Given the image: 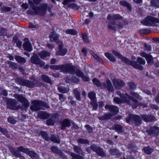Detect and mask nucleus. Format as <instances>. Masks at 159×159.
Masks as SVG:
<instances>
[{"label":"nucleus","mask_w":159,"mask_h":159,"mask_svg":"<svg viewBox=\"0 0 159 159\" xmlns=\"http://www.w3.org/2000/svg\"><path fill=\"white\" fill-rule=\"evenodd\" d=\"M50 69L52 70H61L62 72H69L73 75L76 74L78 77H82L83 73L80 69H76L72 63H66L61 65H52L50 66Z\"/></svg>","instance_id":"f257e3e1"},{"label":"nucleus","mask_w":159,"mask_h":159,"mask_svg":"<svg viewBox=\"0 0 159 159\" xmlns=\"http://www.w3.org/2000/svg\"><path fill=\"white\" fill-rule=\"evenodd\" d=\"M15 80L16 84L28 88H34L35 86L39 87L42 84L38 80H36L34 82L20 77L15 78Z\"/></svg>","instance_id":"f03ea898"},{"label":"nucleus","mask_w":159,"mask_h":159,"mask_svg":"<svg viewBox=\"0 0 159 159\" xmlns=\"http://www.w3.org/2000/svg\"><path fill=\"white\" fill-rule=\"evenodd\" d=\"M28 3L30 7L32 8L36 14H39L41 16H44L45 15L48 7L47 4L43 3L39 7H35L32 1L29 0Z\"/></svg>","instance_id":"7ed1b4c3"},{"label":"nucleus","mask_w":159,"mask_h":159,"mask_svg":"<svg viewBox=\"0 0 159 159\" xmlns=\"http://www.w3.org/2000/svg\"><path fill=\"white\" fill-rule=\"evenodd\" d=\"M28 3L30 7L32 8L36 14H39L41 16H44L45 15L48 7L47 4L43 3L39 7H35L32 1L29 0Z\"/></svg>","instance_id":"20e7f679"},{"label":"nucleus","mask_w":159,"mask_h":159,"mask_svg":"<svg viewBox=\"0 0 159 159\" xmlns=\"http://www.w3.org/2000/svg\"><path fill=\"white\" fill-rule=\"evenodd\" d=\"M105 108L108 109L110 113L106 114L101 117H98L99 120H105L110 119L112 116L116 115L119 111L118 108L114 105H106Z\"/></svg>","instance_id":"39448f33"},{"label":"nucleus","mask_w":159,"mask_h":159,"mask_svg":"<svg viewBox=\"0 0 159 159\" xmlns=\"http://www.w3.org/2000/svg\"><path fill=\"white\" fill-rule=\"evenodd\" d=\"M32 103L33 105L30 107V109L33 111H38L40 109L44 110V107L49 108V106L47 103L39 100H34Z\"/></svg>","instance_id":"423d86ee"},{"label":"nucleus","mask_w":159,"mask_h":159,"mask_svg":"<svg viewBox=\"0 0 159 159\" xmlns=\"http://www.w3.org/2000/svg\"><path fill=\"white\" fill-rule=\"evenodd\" d=\"M140 23L144 26H152L155 23H159V19L150 15L147 16Z\"/></svg>","instance_id":"0eeeda50"},{"label":"nucleus","mask_w":159,"mask_h":159,"mask_svg":"<svg viewBox=\"0 0 159 159\" xmlns=\"http://www.w3.org/2000/svg\"><path fill=\"white\" fill-rule=\"evenodd\" d=\"M112 52L115 56L118 57L120 59L122 62H124L127 65L133 66L134 65H133V63H135V61H132L127 57L123 56L120 53L115 50H113Z\"/></svg>","instance_id":"6e6552de"},{"label":"nucleus","mask_w":159,"mask_h":159,"mask_svg":"<svg viewBox=\"0 0 159 159\" xmlns=\"http://www.w3.org/2000/svg\"><path fill=\"white\" fill-rule=\"evenodd\" d=\"M127 122H133L135 125H138L141 123V120L139 116L132 114H129L126 118Z\"/></svg>","instance_id":"1a4fd4ad"},{"label":"nucleus","mask_w":159,"mask_h":159,"mask_svg":"<svg viewBox=\"0 0 159 159\" xmlns=\"http://www.w3.org/2000/svg\"><path fill=\"white\" fill-rule=\"evenodd\" d=\"M135 61V63H133V65H130L133 67L137 69L140 70H142L143 69V66L141 65H144L146 63L145 61L143 58L138 57L137 58V61Z\"/></svg>","instance_id":"9d476101"},{"label":"nucleus","mask_w":159,"mask_h":159,"mask_svg":"<svg viewBox=\"0 0 159 159\" xmlns=\"http://www.w3.org/2000/svg\"><path fill=\"white\" fill-rule=\"evenodd\" d=\"M112 83L115 87L117 89H120L125 85V82L119 79L114 78Z\"/></svg>","instance_id":"9b49d317"},{"label":"nucleus","mask_w":159,"mask_h":159,"mask_svg":"<svg viewBox=\"0 0 159 159\" xmlns=\"http://www.w3.org/2000/svg\"><path fill=\"white\" fill-rule=\"evenodd\" d=\"M90 147L91 149L96 152L99 156L102 157H104L106 156L103 149L101 148L94 144L91 145Z\"/></svg>","instance_id":"f8f14e48"},{"label":"nucleus","mask_w":159,"mask_h":159,"mask_svg":"<svg viewBox=\"0 0 159 159\" xmlns=\"http://www.w3.org/2000/svg\"><path fill=\"white\" fill-rule=\"evenodd\" d=\"M24 41L25 42L23 44V48L25 51L28 52H31L33 50V48L29 39L25 38Z\"/></svg>","instance_id":"ddd939ff"},{"label":"nucleus","mask_w":159,"mask_h":159,"mask_svg":"<svg viewBox=\"0 0 159 159\" xmlns=\"http://www.w3.org/2000/svg\"><path fill=\"white\" fill-rule=\"evenodd\" d=\"M140 55L145 58L148 65H152L153 63V57L150 54H147L144 52H142L140 53Z\"/></svg>","instance_id":"4468645a"},{"label":"nucleus","mask_w":159,"mask_h":159,"mask_svg":"<svg viewBox=\"0 0 159 159\" xmlns=\"http://www.w3.org/2000/svg\"><path fill=\"white\" fill-rule=\"evenodd\" d=\"M7 107L10 109L17 110L19 107L17 105V103L13 101V100H8L7 102Z\"/></svg>","instance_id":"2eb2a0df"},{"label":"nucleus","mask_w":159,"mask_h":159,"mask_svg":"<svg viewBox=\"0 0 159 159\" xmlns=\"http://www.w3.org/2000/svg\"><path fill=\"white\" fill-rule=\"evenodd\" d=\"M146 132L149 134H159V127L157 126L151 127L149 130L146 131Z\"/></svg>","instance_id":"dca6fc26"},{"label":"nucleus","mask_w":159,"mask_h":159,"mask_svg":"<svg viewBox=\"0 0 159 159\" xmlns=\"http://www.w3.org/2000/svg\"><path fill=\"white\" fill-rule=\"evenodd\" d=\"M107 27L109 30L116 32L117 30V24L114 20H112L109 22Z\"/></svg>","instance_id":"f3484780"},{"label":"nucleus","mask_w":159,"mask_h":159,"mask_svg":"<svg viewBox=\"0 0 159 159\" xmlns=\"http://www.w3.org/2000/svg\"><path fill=\"white\" fill-rule=\"evenodd\" d=\"M103 85L104 88L107 89L109 92H111L113 91V87L110 80H107L106 83L103 84Z\"/></svg>","instance_id":"a211bd4d"},{"label":"nucleus","mask_w":159,"mask_h":159,"mask_svg":"<svg viewBox=\"0 0 159 159\" xmlns=\"http://www.w3.org/2000/svg\"><path fill=\"white\" fill-rule=\"evenodd\" d=\"M49 38L51 40L54 41L56 44H58L60 43L59 36L58 34H56L54 32H52L49 35Z\"/></svg>","instance_id":"6ab92c4d"},{"label":"nucleus","mask_w":159,"mask_h":159,"mask_svg":"<svg viewBox=\"0 0 159 159\" xmlns=\"http://www.w3.org/2000/svg\"><path fill=\"white\" fill-rule=\"evenodd\" d=\"M107 18L108 20H121L123 18V17L119 14H115L113 15H108Z\"/></svg>","instance_id":"aec40b11"},{"label":"nucleus","mask_w":159,"mask_h":159,"mask_svg":"<svg viewBox=\"0 0 159 159\" xmlns=\"http://www.w3.org/2000/svg\"><path fill=\"white\" fill-rule=\"evenodd\" d=\"M40 59L39 58L38 55L36 53H34L33 56L30 58L31 62L35 65H38V63L40 61Z\"/></svg>","instance_id":"412c9836"},{"label":"nucleus","mask_w":159,"mask_h":159,"mask_svg":"<svg viewBox=\"0 0 159 159\" xmlns=\"http://www.w3.org/2000/svg\"><path fill=\"white\" fill-rule=\"evenodd\" d=\"M142 118L146 122H152L155 120V117L151 115L143 114L142 116Z\"/></svg>","instance_id":"4be33fe9"},{"label":"nucleus","mask_w":159,"mask_h":159,"mask_svg":"<svg viewBox=\"0 0 159 159\" xmlns=\"http://www.w3.org/2000/svg\"><path fill=\"white\" fill-rule=\"evenodd\" d=\"M38 55L40 58L43 59L45 57H50L51 53L47 51L43 50L38 53Z\"/></svg>","instance_id":"5701e85b"},{"label":"nucleus","mask_w":159,"mask_h":159,"mask_svg":"<svg viewBox=\"0 0 159 159\" xmlns=\"http://www.w3.org/2000/svg\"><path fill=\"white\" fill-rule=\"evenodd\" d=\"M71 123L70 120L67 119H65L61 122V129H64L66 127H70Z\"/></svg>","instance_id":"b1692460"},{"label":"nucleus","mask_w":159,"mask_h":159,"mask_svg":"<svg viewBox=\"0 0 159 159\" xmlns=\"http://www.w3.org/2000/svg\"><path fill=\"white\" fill-rule=\"evenodd\" d=\"M137 32L140 34H148L151 32V30L149 29H142L137 30Z\"/></svg>","instance_id":"393cba45"},{"label":"nucleus","mask_w":159,"mask_h":159,"mask_svg":"<svg viewBox=\"0 0 159 159\" xmlns=\"http://www.w3.org/2000/svg\"><path fill=\"white\" fill-rule=\"evenodd\" d=\"M15 58L16 61L20 64H24L26 61L25 58L20 56H16Z\"/></svg>","instance_id":"a878e982"},{"label":"nucleus","mask_w":159,"mask_h":159,"mask_svg":"<svg viewBox=\"0 0 159 159\" xmlns=\"http://www.w3.org/2000/svg\"><path fill=\"white\" fill-rule=\"evenodd\" d=\"M56 121V117L55 116H52L46 121V123L48 125H53Z\"/></svg>","instance_id":"bb28decb"},{"label":"nucleus","mask_w":159,"mask_h":159,"mask_svg":"<svg viewBox=\"0 0 159 159\" xmlns=\"http://www.w3.org/2000/svg\"><path fill=\"white\" fill-rule=\"evenodd\" d=\"M105 57L111 62H114L116 61V58L111 53L106 52L104 53Z\"/></svg>","instance_id":"cd10ccee"},{"label":"nucleus","mask_w":159,"mask_h":159,"mask_svg":"<svg viewBox=\"0 0 159 159\" xmlns=\"http://www.w3.org/2000/svg\"><path fill=\"white\" fill-rule=\"evenodd\" d=\"M41 79L44 82L49 83L50 84H52V81L49 76L45 75H42L41 76Z\"/></svg>","instance_id":"c85d7f7f"},{"label":"nucleus","mask_w":159,"mask_h":159,"mask_svg":"<svg viewBox=\"0 0 159 159\" xmlns=\"http://www.w3.org/2000/svg\"><path fill=\"white\" fill-rule=\"evenodd\" d=\"M113 129L118 133H120L123 132V127L119 125L116 124L114 125Z\"/></svg>","instance_id":"c756f323"},{"label":"nucleus","mask_w":159,"mask_h":159,"mask_svg":"<svg viewBox=\"0 0 159 159\" xmlns=\"http://www.w3.org/2000/svg\"><path fill=\"white\" fill-rule=\"evenodd\" d=\"M39 116L42 119H46L49 116V115L44 111H40L38 114Z\"/></svg>","instance_id":"7c9ffc66"},{"label":"nucleus","mask_w":159,"mask_h":159,"mask_svg":"<svg viewBox=\"0 0 159 159\" xmlns=\"http://www.w3.org/2000/svg\"><path fill=\"white\" fill-rule=\"evenodd\" d=\"M67 49L66 48H64L60 51L56 52V55L57 56H64L67 53Z\"/></svg>","instance_id":"2f4dec72"},{"label":"nucleus","mask_w":159,"mask_h":159,"mask_svg":"<svg viewBox=\"0 0 159 159\" xmlns=\"http://www.w3.org/2000/svg\"><path fill=\"white\" fill-rule=\"evenodd\" d=\"M119 3L120 5L126 7L129 10L131 9L130 4L125 1H120L119 2Z\"/></svg>","instance_id":"473e14b6"},{"label":"nucleus","mask_w":159,"mask_h":159,"mask_svg":"<svg viewBox=\"0 0 159 159\" xmlns=\"http://www.w3.org/2000/svg\"><path fill=\"white\" fill-rule=\"evenodd\" d=\"M40 135L43 138L47 141H48L50 140V138L48 136L47 133L44 131H41L40 133Z\"/></svg>","instance_id":"72a5a7b5"},{"label":"nucleus","mask_w":159,"mask_h":159,"mask_svg":"<svg viewBox=\"0 0 159 159\" xmlns=\"http://www.w3.org/2000/svg\"><path fill=\"white\" fill-rule=\"evenodd\" d=\"M150 4L152 7L159 8V0H150Z\"/></svg>","instance_id":"f704fd0d"},{"label":"nucleus","mask_w":159,"mask_h":159,"mask_svg":"<svg viewBox=\"0 0 159 159\" xmlns=\"http://www.w3.org/2000/svg\"><path fill=\"white\" fill-rule=\"evenodd\" d=\"M8 64L9 67L12 69H17L18 68V64L15 62L9 61H8Z\"/></svg>","instance_id":"c9c22d12"},{"label":"nucleus","mask_w":159,"mask_h":159,"mask_svg":"<svg viewBox=\"0 0 159 159\" xmlns=\"http://www.w3.org/2000/svg\"><path fill=\"white\" fill-rule=\"evenodd\" d=\"M133 103H132L133 104L132 105V107L133 108H136L138 105H141L143 106L144 107H146V105L145 104H142V103H139V104L138 103V101L137 100H132Z\"/></svg>","instance_id":"e433bc0d"},{"label":"nucleus","mask_w":159,"mask_h":159,"mask_svg":"<svg viewBox=\"0 0 159 159\" xmlns=\"http://www.w3.org/2000/svg\"><path fill=\"white\" fill-rule=\"evenodd\" d=\"M143 150L144 152L148 154H151L153 151V149L149 146L144 147Z\"/></svg>","instance_id":"4c0bfd02"},{"label":"nucleus","mask_w":159,"mask_h":159,"mask_svg":"<svg viewBox=\"0 0 159 159\" xmlns=\"http://www.w3.org/2000/svg\"><path fill=\"white\" fill-rule=\"evenodd\" d=\"M66 34L72 35H75L78 34V32L73 29H68L65 31Z\"/></svg>","instance_id":"58836bf2"},{"label":"nucleus","mask_w":159,"mask_h":159,"mask_svg":"<svg viewBox=\"0 0 159 159\" xmlns=\"http://www.w3.org/2000/svg\"><path fill=\"white\" fill-rule=\"evenodd\" d=\"M28 155H29L31 158L33 159H38V155L33 151L29 150Z\"/></svg>","instance_id":"ea45409f"},{"label":"nucleus","mask_w":159,"mask_h":159,"mask_svg":"<svg viewBox=\"0 0 159 159\" xmlns=\"http://www.w3.org/2000/svg\"><path fill=\"white\" fill-rule=\"evenodd\" d=\"M74 150L75 152L81 155H83V151L81 148L78 146L75 145L74 148Z\"/></svg>","instance_id":"a19ab883"},{"label":"nucleus","mask_w":159,"mask_h":159,"mask_svg":"<svg viewBox=\"0 0 159 159\" xmlns=\"http://www.w3.org/2000/svg\"><path fill=\"white\" fill-rule=\"evenodd\" d=\"M92 82L93 84L97 86L98 87H101L102 86V84L100 81L95 78L93 79Z\"/></svg>","instance_id":"79ce46f5"},{"label":"nucleus","mask_w":159,"mask_h":159,"mask_svg":"<svg viewBox=\"0 0 159 159\" xmlns=\"http://www.w3.org/2000/svg\"><path fill=\"white\" fill-rule=\"evenodd\" d=\"M20 102L22 104V106L20 107H27L29 106V103L28 100H19Z\"/></svg>","instance_id":"37998d69"},{"label":"nucleus","mask_w":159,"mask_h":159,"mask_svg":"<svg viewBox=\"0 0 159 159\" xmlns=\"http://www.w3.org/2000/svg\"><path fill=\"white\" fill-rule=\"evenodd\" d=\"M17 149L18 151L23 152L27 154H28L29 150L28 148H24L22 146L17 148Z\"/></svg>","instance_id":"c03bdc74"},{"label":"nucleus","mask_w":159,"mask_h":159,"mask_svg":"<svg viewBox=\"0 0 159 159\" xmlns=\"http://www.w3.org/2000/svg\"><path fill=\"white\" fill-rule=\"evenodd\" d=\"M92 55L97 61L101 63H103V61L102 59L100 58L97 54L93 52Z\"/></svg>","instance_id":"a18cd8bd"},{"label":"nucleus","mask_w":159,"mask_h":159,"mask_svg":"<svg viewBox=\"0 0 159 159\" xmlns=\"http://www.w3.org/2000/svg\"><path fill=\"white\" fill-rule=\"evenodd\" d=\"M77 142L79 144H87L89 143V142L88 140L82 138L78 139L77 140Z\"/></svg>","instance_id":"49530a36"},{"label":"nucleus","mask_w":159,"mask_h":159,"mask_svg":"<svg viewBox=\"0 0 159 159\" xmlns=\"http://www.w3.org/2000/svg\"><path fill=\"white\" fill-rule=\"evenodd\" d=\"M52 142L59 143H60V140L58 137H56L54 135H52L51 136L50 139Z\"/></svg>","instance_id":"de8ad7c7"},{"label":"nucleus","mask_w":159,"mask_h":159,"mask_svg":"<svg viewBox=\"0 0 159 159\" xmlns=\"http://www.w3.org/2000/svg\"><path fill=\"white\" fill-rule=\"evenodd\" d=\"M117 94L120 96V99L118 97L114 98L113 99H127L126 97L120 91L117 92Z\"/></svg>","instance_id":"09e8293b"},{"label":"nucleus","mask_w":159,"mask_h":159,"mask_svg":"<svg viewBox=\"0 0 159 159\" xmlns=\"http://www.w3.org/2000/svg\"><path fill=\"white\" fill-rule=\"evenodd\" d=\"M73 93L76 99H80V93L77 89H74Z\"/></svg>","instance_id":"8fccbe9b"},{"label":"nucleus","mask_w":159,"mask_h":159,"mask_svg":"<svg viewBox=\"0 0 159 159\" xmlns=\"http://www.w3.org/2000/svg\"><path fill=\"white\" fill-rule=\"evenodd\" d=\"M89 98L90 99H96V94L95 93L93 92H89L88 94Z\"/></svg>","instance_id":"3c124183"},{"label":"nucleus","mask_w":159,"mask_h":159,"mask_svg":"<svg viewBox=\"0 0 159 159\" xmlns=\"http://www.w3.org/2000/svg\"><path fill=\"white\" fill-rule=\"evenodd\" d=\"M70 155L73 159H83L82 157L74 153H71Z\"/></svg>","instance_id":"603ef678"},{"label":"nucleus","mask_w":159,"mask_h":159,"mask_svg":"<svg viewBox=\"0 0 159 159\" xmlns=\"http://www.w3.org/2000/svg\"><path fill=\"white\" fill-rule=\"evenodd\" d=\"M81 35L82 38L84 42L85 43H88L89 42V40L86 34L85 33V34H83L82 33Z\"/></svg>","instance_id":"864d4df0"},{"label":"nucleus","mask_w":159,"mask_h":159,"mask_svg":"<svg viewBox=\"0 0 159 159\" xmlns=\"http://www.w3.org/2000/svg\"><path fill=\"white\" fill-rule=\"evenodd\" d=\"M110 153L112 155H119L118 150L116 149H110L109 150Z\"/></svg>","instance_id":"5fc2aeb1"},{"label":"nucleus","mask_w":159,"mask_h":159,"mask_svg":"<svg viewBox=\"0 0 159 159\" xmlns=\"http://www.w3.org/2000/svg\"><path fill=\"white\" fill-rule=\"evenodd\" d=\"M7 120L10 123L13 124H15L17 122L16 120L12 116L9 117L7 119Z\"/></svg>","instance_id":"6e6d98bb"},{"label":"nucleus","mask_w":159,"mask_h":159,"mask_svg":"<svg viewBox=\"0 0 159 159\" xmlns=\"http://www.w3.org/2000/svg\"><path fill=\"white\" fill-rule=\"evenodd\" d=\"M57 89L59 92L62 93H65L67 92L66 88L64 87H59Z\"/></svg>","instance_id":"4d7b16f0"},{"label":"nucleus","mask_w":159,"mask_h":159,"mask_svg":"<svg viewBox=\"0 0 159 159\" xmlns=\"http://www.w3.org/2000/svg\"><path fill=\"white\" fill-rule=\"evenodd\" d=\"M11 8L9 7H3L1 8V11L2 13L6 12H8L11 11Z\"/></svg>","instance_id":"13d9d810"},{"label":"nucleus","mask_w":159,"mask_h":159,"mask_svg":"<svg viewBox=\"0 0 159 159\" xmlns=\"http://www.w3.org/2000/svg\"><path fill=\"white\" fill-rule=\"evenodd\" d=\"M0 95L7 96L8 95L7 91L5 89H2L0 88Z\"/></svg>","instance_id":"bf43d9fd"},{"label":"nucleus","mask_w":159,"mask_h":159,"mask_svg":"<svg viewBox=\"0 0 159 159\" xmlns=\"http://www.w3.org/2000/svg\"><path fill=\"white\" fill-rule=\"evenodd\" d=\"M131 95L133 96L134 99H136L135 98H136L139 99L140 97L139 94L134 92H131Z\"/></svg>","instance_id":"052dcab7"},{"label":"nucleus","mask_w":159,"mask_h":159,"mask_svg":"<svg viewBox=\"0 0 159 159\" xmlns=\"http://www.w3.org/2000/svg\"><path fill=\"white\" fill-rule=\"evenodd\" d=\"M0 131L5 135L7 136L8 134V132L6 129H3L0 126Z\"/></svg>","instance_id":"680f3d73"},{"label":"nucleus","mask_w":159,"mask_h":159,"mask_svg":"<svg viewBox=\"0 0 159 159\" xmlns=\"http://www.w3.org/2000/svg\"><path fill=\"white\" fill-rule=\"evenodd\" d=\"M128 84V86L130 89H134L136 87V85L134 83L132 82H129Z\"/></svg>","instance_id":"e2e57ef3"},{"label":"nucleus","mask_w":159,"mask_h":159,"mask_svg":"<svg viewBox=\"0 0 159 159\" xmlns=\"http://www.w3.org/2000/svg\"><path fill=\"white\" fill-rule=\"evenodd\" d=\"M91 104L93 105V109L96 110L98 107L96 100H92Z\"/></svg>","instance_id":"0e129e2a"},{"label":"nucleus","mask_w":159,"mask_h":159,"mask_svg":"<svg viewBox=\"0 0 159 159\" xmlns=\"http://www.w3.org/2000/svg\"><path fill=\"white\" fill-rule=\"evenodd\" d=\"M85 127L86 128L87 130L89 133L91 134L93 132V129L90 126L87 125L85 126Z\"/></svg>","instance_id":"69168bd1"},{"label":"nucleus","mask_w":159,"mask_h":159,"mask_svg":"<svg viewBox=\"0 0 159 159\" xmlns=\"http://www.w3.org/2000/svg\"><path fill=\"white\" fill-rule=\"evenodd\" d=\"M143 46L145 49L147 51H149L151 50L152 48L151 46L149 44H148L146 43H144L143 44Z\"/></svg>","instance_id":"338daca9"},{"label":"nucleus","mask_w":159,"mask_h":159,"mask_svg":"<svg viewBox=\"0 0 159 159\" xmlns=\"http://www.w3.org/2000/svg\"><path fill=\"white\" fill-rule=\"evenodd\" d=\"M71 80V82L76 83H79L80 81V79L76 77H74Z\"/></svg>","instance_id":"774afa93"}]
</instances>
